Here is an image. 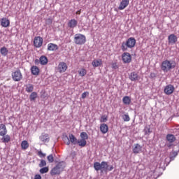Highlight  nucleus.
Here are the masks:
<instances>
[{"label": "nucleus", "instance_id": "nucleus-1", "mask_svg": "<svg viewBox=\"0 0 179 179\" xmlns=\"http://www.w3.org/2000/svg\"><path fill=\"white\" fill-rule=\"evenodd\" d=\"M177 65L176 61L173 60H165L162 62L161 65V69L164 72H169V71H171V69H174Z\"/></svg>", "mask_w": 179, "mask_h": 179}, {"label": "nucleus", "instance_id": "nucleus-2", "mask_svg": "<svg viewBox=\"0 0 179 179\" xmlns=\"http://www.w3.org/2000/svg\"><path fill=\"white\" fill-rule=\"evenodd\" d=\"M136 44V39L134 37L129 38L125 42L122 43L121 50L128 51V48H134Z\"/></svg>", "mask_w": 179, "mask_h": 179}, {"label": "nucleus", "instance_id": "nucleus-3", "mask_svg": "<svg viewBox=\"0 0 179 179\" xmlns=\"http://www.w3.org/2000/svg\"><path fill=\"white\" fill-rule=\"evenodd\" d=\"M73 41L77 45H83L86 43V36L82 34H76L74 36Z\"/></svg>", "mask_w": 179, "mask_h": 179}, {"label": "nucleus", "instance_id": "nucleus-4", "mask_svg": "<svg viewBox=\"0 0 179 179\" xmlns=\"http://www.w3.org/2000/svg\"><path fill=\"white\" fill-rule=\"evenodd\" d=\"M11 76L14 82H20V80L23 79V75H22L20 69H17L15 71H13L11 73Z\"/></svg>", "mask_w": 179, "mask_h": 179}, {"label": "nucleus", "instance_id": "nucleus-5", "mask_svg": "<svg viewBox=\"0 0 179 179\" xmlns=\"http://www.w3.org/2000/svg\"><path fill=\"white\" fill-rule=\"evenodd\" d=\"M107 167V162H94V169L96 171H99V170H102L104 171L105 168Z\"/></svg>", "mask_w": 179, "mask_h": 179}, {"label": "nucleus", "instance_id": "nucleus-6", "mask_svg": "<svg viewBox=\"0 0 179 179\" xmlns=\"http://www.w3.org/2000/svg\"><path fill=\"white\" fill-rule=\"evenodd\" d=\"M174 90H176L174 85L169 84L165 87L164 93L167 94V96H170V94H173V93H174Z\"/></svg>", "mask_w": 179, "mask_h": 179}, {"label": "nucleus", "instance_id": "nucleus-7", "mask_svg": "<svg viewBox=\"0 0 179 179\" xmlns=\"http://www.w3.org/2000/svg\"><path fill=\"white\" fill-rule=\"evenodd\" d=\"M122 59L124 64H130L131 61H132V56L129 52H124L122 55Z\"/></svg>", "mask_w": 179, "mask_h": 179}, {"label": "nucleus", "instance_id": "nucleus-8", "mask_svg": "<svg viewBox=\"0 0 179 179\" xmlns=\"http://www.w3.org/2000/svg\"><path fill=\"white\" fill-rule=\"evenodd\" d=\"M43 38L41 36H36L34 39V45L36 48H40L43 45Z\"/></svg>", "mask_w": 179, "mask_h": 179}, {"label": "nucleus", "instance_id": "nucleus-9", "mask_svg": "<svg viewBox=\"0 0 179 179\" xmlns=\"http://www.w3.org/2000/svg\"><path fill=\"white\" fill-rule=\"evenodd\" d=\"M129 79L131 82H136L141 79V77H139V74L136 71H133L129 75Z\"/></svg>", "mask_w": 179, "mask_h": 179}, {"label": "nucleus", "instance_id": "nucleus-10", "mask_svg": "<svg viewBox=\"0 0 179 179\" xmlns=\"http://www.w3.org/2000/svg\"><path fill=\"white\" fill-rule=\"evenodd\" d=\"M178 40V38L174 34H171L168 36L169 44H176Z\"/></svg>", "mask_w": 179, "mask_h": 179}, {"label": "nucleus", "instance_id": "nucleus-11", "mask_svg": "<svg viewBox=\"0 0 179 179\" xmlns=\"http://www.w3.org/2000/svg\"><path fill=\"white\" fill-rule=\"evenodd\" d=\"M58 69L60 73L65 72L66 69H68V66L66 65V63L61 62L58 65Z\"/></svg>", "mask_w": 179, "mask_h": 179}, {"label": "nucleus", "instance_id": "nucleus-12", "mask_svg": "<svg viewBox=\"0 0 179 179\" xmlns=\"http://www.w3.org/2000/svg\"><path fill=\"white\" fill-rule=\"evenodd\" d=\"M39 139L44 143H48L50 142V136L48 134L42 133L39 137Z\"/></svg>", "mask_w": 179, "mask_h": 179}, {"label": "nucleus", "instance_id": "nucleus-13", "mask_svg": "<svg viewBox=\"0 0 179 179\" xmlns=\"http://www.w3.org/2000/svg\"><path fill=\"white\" fill-rule=\"evenodd\" d=\"M67 26L69 27V29H75V27H77L78 26V20L76 19L70 20L67 23Z\"/></svg>", "mask_w": 179, "mask_h": 179}, {"label": "nucleus", "instance_id": "nucleus-14", "mask_svg": "<svg viewBox=\"0 0 179 179\" xmlns=\"http://www.w3.org/2000/svg\"><path fill=\"white\" fill-rule=\"evenodd\" d=\"M0 23L2 26V27H9V25L10 24V21L6 17H3L0 20Z\"/></svg>", "mask_w": 179, "mask_h": 179}, {"label": "nucleus", "instance_id": "nucleus-15", "mask_svg": "<svg viewBox=\"0 0 179 179\" xmlns=\"http://www.w3.org/2000/svg\"><path fill=\"white\" fill-rule=\"evenodd\" d=\"M128 5H129V0H122L118 7L119 10H123Z\"/></svg>", "mask_w": 179, "mask_h": 179}, {"label": "nucleus", "instance_id": "nucleus-16", "mask_svg": "<svg viewBox=\"0 0 179 179\" xmlns=\"http://www.w3.org/2000/svg\"><path fill=\"white\" fill-rule=\"evenodd\" d=\"M62 171L61 169L55 166L52 170L50 171V175L51 176H59Z\"/></svg>", "mask_w": 179, "mask_h": 179}, {"label": "nucleus", "instance_id": "nucleus-17", "mask_svg": "<svg viewBox=\"0 0 179 179\" xmlns=\"http://www.w3.org/2000/svg\"><path fill=\"white\" fill-rule=\"evenodd\" d=\"M6 134H8L6 125H5V124H0V136L6 135Z\"/></svg>", "mask_w": 179, "mask_h": 179}, {"label": "nucleus", "instance_id": "nucleus-18", "mask_svg": "<svg viewBox=\"0 0 179 179\" xmlns=\"http://www.w3.org/2000/svg\"><path fill=\"white\" fill-rule=\"evenodd\" d=\"M31 72L34 76H38L40 74V69H38L37 66H32L31 67Z\"/></svg>", "mask_w": 179, "mask_h": 179}, {"label": "nucleus", "instance_id": "nucleus-19", "mask_svg": "<svg viewBox=\"0 0 179 179\" xmlns=\"http://www.w3.org/2000/svg\"><path fill=\"white\" fill-rule=\"evenodd\" d=\"M92 66H94V68L101 66V65H103V61L101 60V59H94L92 62Z\"/></svg>", "mask_w": 179, "mask_h": 179}, {"label": "nucleus", "instance_id": "nucleus-20", "mask_svg": "<svg viewBox=\"0 0 179 179\" xmlns=\"http://www.w3.org/2000/svg\"><path fill=\"white\" fill-rule=\"evenodd\" d=\"M100 131L103 134H107V132H108V125L104 123L101 124Z\"/></svg>", "mask_w": 179, "mask_h": 179}, {"label": "nucleus", "instance_id": "nucleus-21", "mask_svg": "<svg viewBox=\"0 0 179 179\" xmlns=\"http://www.w3.org/2000/svg\"><path fill=\"white\" fill-rule=\"evenodd\" d=\"M58 45L55 43L48 44V51H57L58 50Z\"/></svg>", "mask_w": 179, "mask_h": 179}, {"label": "nucleus", "instance_id": "nucleus-22", "mask_svg": "<svg viewBox=\"0 0 179 179\" xmlns=\"http://www.w3.org/2000/svg\"><path fill=\"white\" fill-rule=\"evenodd\" d=\"M142 151V146L139 145L138 143H136L134 145V148H133V153H135V155H138V153L141 152Z\"/></svg>", "mask_w": 179, "mask_h": 179}, {"label": "nucleus", "instance_id": "nucleus-23", "mask_svg": "<svg viewBox=\"0 0 179 179\" xmlns=\"http://www.w3.org/2000/svg\"><path fill=\"white\" fill-rule=\"evenodd\" d=\"M1 138V142L3 143H9V142H10V136H9L8 134H4Z\"/></svg>", "mask_w": 179, "mask_h": 179}, {"label": "nucleus", "instance_id": "nucleus-24", "mask_svg": "<svg viewBox=\"0 0 179 179\" xmlns=\"http://www.w3.org/2000/svg\"><path fill=\"white\" fill-rule=\"evenodd\" d=\"M69 140L72 145H78V138L72 134H69Z\"/></svg>", "mask_w": 179, "mask_h": 179}, {"label": "nucleus", "instance_id": "nucleus-25", "mask_svg": "<svg viewBox=\"0 0 179 179\" xmlns=\"http://www.w3.org/2000/svg\"><path fill=\"white\" fill-rule=\"evenodd\" d=\"M39 62L41 65H47L48 64V59L45 56H41L39 58Z\"/></svg>", "mask_w": 179, "mask_h": 179}, {"label": "nucleus", "instance_id": "nucleus-26", "mask_svg": "<svg viewBox=\"0 0 179 179\" xmlns=\"http://www.w3.org/2000/svg\"><path fill=\"white\" fill-rule=\"evenodd\" d=\"M56 166L60 169V171H64V169L66 167V163H65L64 161H62L57 164Z\"/></svg>", "mask_w": 179, "mask_h": 179}, {"label": "nucleus", "instance_id": "nucleus-27", "mask_svg": "<svg viewBox=\"0 0 179 179\" xmlns=\"http://www.w3.org/2000/svg\"><path fill=\"white\" fill-rule=\"evenodd\" d=\"M8 52H9V50H8V48H6V47L3 46V47L1 48L0 54L3 57H6V55H8Z\"/></svg>", "mask_w": 179, "mask_h": 179}, {"label": "nucleus", "instance_id": "nucleus-28", "mask_svg": "<svg viewBox=\"0 0 179 179\" xmlns=\"http://www.w3.org/2000/svg\"><path fill=\"white\" fill-rule=\"evenodd\" d=\"M166 141H168L169 143H173V142H176V136L173 134H167Z\"/></svg>", "mask_w": 179, "mask_h": 179}, {"label": "nucleus", "instance_id": "nucleus-29", "mask_svg": "<svg viewBox=\"0 0 179 179\" xmlns=\"http://www.w3.org/2000/svg\"><path fill=\"white\" fill-rule=\"evenodd\" d=\"M29 142H27V141L24 140L22 141L21 143V148L22 149V150H26L27 149H29Z\"/></svg>", "mask_w": 179, "mask_h": 179}, {"label": "nucleus", "instance_id": "nucleus-30", "mask_svg": "<svg viewBox=\"0 0 179 179\" xmlns=\"http://www.w3.org/2000/svg\"><path fill=\"white\" fill-rule=\"evenodd\" d=\"M122 101L126 106H129L131 104V97L125 96L123 97Z\"/></svg>", "mask_w": 179, "mask_h": 179}, {"label": "nucleus", "instance_id": "nucleus-31", "mask_svg": "<svg viewBox=\"0 0 179 179\" xmlns=\"http://www.w3.org/2000/svg\"><path fill=\"white\" fill-rule=\"evenodd\" d=\"M33 90H34V85H33L32 84L27 85L26 92H27V93H31V92H33Z\"/></svg>", "mask_w": 179, "mask_h": 179}, {"label": "nucleus", "instance_id": "nucleus-32", "mask_svg": "<svg viewBox=\"0 0 179 179\" xmlns=\"http://www.w3.org/2000/svg\"><path fill=\"white\" fill-rule=\"evenodd\" d=\"M79 146H80L81 148H85V146H86V140L85 139H80L78 141V143Z\"/></svg>", "mask_w": 179, "mask_h": 179}, {"label": "nucleus", "instance_id": "nucleus-33", "mask_svg": "<svg viewBox=\"0 0 179 179\" xmlns=\"http://www.w3.org/2000/svg\"><path fill=\"white\" fill-rule=\"evenodd\" d=\"M37 97V92H33L29 96V100L30 101H34L36 100V98Z\"/></svg>", "mask_w": 179, "mask_h": 179}, {"label": "nucleus", "instance_id": "nucleus-34", "mask_svg": "<svg viewBox=\"0 0 179 179\" xmlns=\"http://www.w3.org/2000/svg\"><path fill=\"white\" fill-rule=\"evenodd\" d=\"M80 136L81 139H84V141L89 139V136L87 135V133L85 131L81 132Z\"/></svg>", "mask_w": 179, "mask_h": 179}, {"label": "nucleus", "instance_id": "nucleus-35", "mask_svg": "<svg viewBox=\"0 0 179 179\" xmlns=\"http://www.w3.org/2000/svg\"><path fill=\"white\" fill-rule=\"evenodd\" d=\"M122 118L126 122H128L131 121V117H129V115H128V114L123 115L122 116Z\"/></svg>", "mask_w": 179, "mask_h": 179}, {"label": "nucleus", "instance_id": "nucleus-36", "mask_svg": "<svg viewBox=\"0 0 179 179\" xmlns=\"http://www.w3.org/2000/svg\"><path fill=\"white\" fill-rule=\"evenodd\" d=\"M48 171H49V169L47 166L43 167L39 170V173H41V174H45Z\"/></svg>", "mask_w": 179, "mask_h": 179}, {"label": "nucleus", "instance_id": "nucleus-37", "mask_svg": "<svg viewBox=\"0 0 179 179\" xmlns=\"http://www.w3.org/2000/svg\"><path fill=\"white\" fill-rule=\"evenodd\" d=\"M114 170V166L113 165L108 166V163H107V166H106L104 171H113Z\"/></svg>", "mask_w": 179, "mask_h": 179}, {"label": "nucleus", "instance_id": "nucleus-38", "mask_svg": "<svg viewBox=\"0 0 179 179\" xmlns=\"http://www.w3.org/2000/svg\"><path fill=\"white\" fill-rule=\"evenodd\" d=\"M144 132L145 135H149V134H151L152 131H150V126H147L144 129Z\"/></svg>", "mask_w": 179, "mask_h": 179}, {"label": "nucleus", "instance_id": "nucleus-39", "mask_svg": "<svg viewBox=\"0 0 179 179\" xmlns=\"http://www.w3.org/2000/svg\"><path fill=\"white\" fill-rule=\"evenodd\" d=\"M45 166H47V162H45V160L44 159H41V162L38 164L39 167H45Z\"/></svg>", "mask_w": 179, "mask_h": 179}, {"label": "nucleus", "instance_id": "nucleus-40", "mask_svg": "<svg viewBox=\"0 0 179 179\" xmlns=\"http://www.w3.org/2000/svg\"><path fill=\"white\" fill-rule=\"evenodd\" d=\"M108 118L107 117V115H103L101 117L100 122H107Z\"/></svg>", "mask_w": 179, "mask_h": 179}, {"label": "nucleus", "instance_id": "nucleus-41", "mask_svg": "<svg viewBox=\"0 0 179 179\" xmlns=\"http://www.w3.org/2000/svg\"><path fill=\"white\" fill-rule=\"evenodd\" d=\"M48 160L49 163H54V156L52 155H48Z\"/></svg>", "mask_w": 179, "mask_h": 179}, {"label": "nucleus", "instance_id": "nucleus-42", "mask_svg": "<svg viewBox=\"0 0 179 179\" xmlns=\"http://www.w3.org/2000/svg\"><path fill=\"white\" fill-rule=\"evenodd\" d=\"M79 75L80 76H85V75H86V69H82L80 71H79Z\"/></svg>", "mask_w": 179, "mask_h": 179}, {"label": "nucleus", "instance_id": "nucleus-43", "mask_svg": "<svg viewBox=\"0 0 179 179\" xmlns=\"http://www.w3.org/2000/svg\"><path fill=\"white\" fill-rule=\"evenodd\" d=\"M45 23L46 24H52V19L51 18H48L46 20H45Z\"/></svg>", "mask_w": 179, "mask_h": 179}, {"label": "nucleus", "instance_id": "nucleus-44", "mask_svg": "<svg viewBox=\"0 0 179 179\" xmlns=\"http://www.w3.org/2000/svg\"><path fill=\"white\" fill-rule=\"evenodd\" d=\"M89 96V92H85L82 94L81 98L82 99H86V96Z\"/></svg>", "mask_w": 179, "mask_h": 179}, {"label": "nucleus", "instance_id": "nucleus-45", "mask_svg": "<svg viewBox=\"0 0 179 179\" xmlns=\"http://www.w3.org/2000/svg\"><path fill=\"white\" fill-rule=\"evenodd\" d=\"M112 68L113 69H118V65L117 64V63H113Z\"/></svg>", "mask_w": 179, "mask_h": 179}, {"label": "nucleus", "instance_id": "nucleus-46", "mask_svg": "<svg viewBox=\"0 0 179 179\" xmlns=\"http://www.w3.org/2000/svg\"><path fill=\"white\" fill-rule=\"evenodd\" d=\"M70 156L72 157V159H75L76 156V152L75 151L71 152Z\"/></svg>", "mask_w": 179, "mask_h": 179}, {"label": "nucleus", "instance_id": "nucleus-47", "mask_svg": "<svg viewBox=\"0 0 179 179\" xmlns=\"http://www.w3.org/2000/svg\"><path fill=\"white\" fill-rule=\"evenodd\" d=\"M38 156L41 157H45V154L43 153V152H41V151H39V152H38Z\"/></svg>", "mask_w": 179, "mask_h": 179}, {"label": "nucleus", "instance_id": "nucleus-48", "mask_svg": "<svg viewBox=\"0 0 179 179\" xmlns=\"http://www.w3.org/2000/svg\"><path fill=\"white\" fill-rule=\"evenodd\" d=\"M150 78H151V79H155V78H156V73H151L150 75Z\"/></svg>", "mask_w": 179, "mask_h": 179}, {"label": "nucleus", "instance_id": "nucleus-49", "mask_svg": "<svg viewBox=\"0 0 179 179\" xmlns=\"http://www.w3.org/2000/svg\"><path fill=\"white\" fill-rule=\"evenodd\" d=\"M34 179H41V175L40 174L35 175Z\"/></svg>", "mask_w": 179, "mask_h": 179}, {"label": "nucleus", "instance_id": "nucleus-50", "mask_svg": "<svg viewBox=\"0 0 179 179\" xmlns=\"http://www.w3.org/2000/svg\"><path fill=\"white\" fill-rule=\"evenodd\" d=\"M174 159H176V157H174V156H171V157H170V162H172L173 160H174Z\"/></svg>", "mask_w": 179, "mask_h": 179}, {"label": "nucleus", "instance_id": "nucleus-51", "mask_svg": "<svg viewBox=\"0 0 179 179\" xmlns=\"http://www.w3.org/2000/svg\"><path fill=\"white\" fill-rule=\"evenodd\" d=\"M40 63V60H38V59H35V64H37Z\"/></svg>", "mask_w": 179, "mask_h": 179}, {"label": "nucleus", "instance_id": "nucleus-52", "mask_svg": "<svg viewBox=\"0 0 179 179\" xmlns=\"http://www.w3.org/2000/svg\"><path fill=\"white\" fill-rule=\"evenodd\" d=\"M66 145L69 146L71 145V140H69L66 143Z\"/></svg>", "mask_w": 179, "mask_h": 179}, {"label": "nucleus", "instance_id": "nucleus-53", "mask_svg": "<svg viewBox=\"0 0 179 179\" xmlns=\"http://www.w3.org/2000/svg\"><path fill=\"white\" fill-rule=\"evenodd\" d=\"M177 155H178L177 152H173V157H176L177 156Z\"/></svg>", "mask_w": 179, "mask_h": 179}, {"label": "nucleus", "instance_id": "nucleus-54", "mask_svg": "<svg viewBox=\"0 0 179 179\" xmlns=\"http://www.w3.org/2000/svg\"><path fill=\"white\" fill-rule=\"evenodd\" d=\"M146 179H152V178H150V177H148Z\"/></svg>", "mask_w": 179, "mask_h": 179}, {"label": "nucleus", "instance_id": "nucleus-55", "mask_svg": "<svg viewBox=\"0 0 179 179\" xmlns=\"http://www.w3.org/2000/svg\"><path fill=\"white\" fill-rule=\"evenodd\" d=\"M170 146H171V145H169V148H170Z\"/></svg>", "mask_w": 179, "mask_h": 179}, {"label": "nucleus", "instance_id": "nucleus-56", "mask_svg": "<svg viewBox=\"0 0 179 179\" xmlns=\"http://www.w3.org/2000/svg\"><path fill=\"white\" fill-rule=\"evenodd\" d=\"M77 1H80V0H77Z\"/></svg>", "mask_w": 179, "mask_h": 179}]
</instances>
